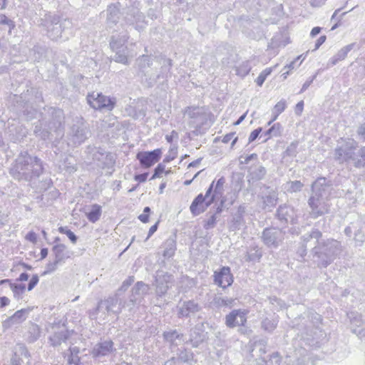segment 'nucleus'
Returning <instances> with one entry per match:
<instances>
[{"label": "nucleus", "mask_w": 365, "mask_h": 365, "mask_svg": "<svg viewBox=\"0 0 365 365\" xmlns=\"http://www.w3.org/2000/svg\"><path fill=\"white\" fill-rule=\"evenodd\" d=\"M43 172L42 161L28 152H21L10 169L11 176L18 180L30 181L38 178Z\"/></svg>", "instance_id": "obj_1"}, {"label": "nucleus", "mask_w": 365, "mask_h": 365, "mask_svg": "<svg viewBox=\"0 0 365 365\" xmlns=\"http://www.w3.org/2000/svg\"><path fill=\"white\" fill-rule=\"evenodd\" d=\"M38 25L46 36L52 41H57L63 36L68 39V34L71 33L72 22L69 19H63L59 16L51 13L46 14L41 18Z\"/></svg>", "instance_id": "obj_2"}, {"label": "nucleus", "mask_w": 365, "mask_h": 365, "mask_svg": "<svg viewBox=\"0 0 365 365\" xmlns=\"http://www.w3.org/2000/svg\"><path fill=\"white\" fill-rule=\"evenodd\" d=\"M341 242L328 239L326 241L319 242L313 249L314 257H317L316 262L319 267H327L329 265L341 252Z\"/></svg>", "instance_id": "obj_3"}, {"label": "nucleus", "mask_w": 365, "mask_h": 365, "mask_svg": "<svg viewBox=\"0 0 365 365\" xmlns=\"http://www.w3.org/2000/svg\"><path fill=\"white\" fill-rule=\"evenodd\" d=\"M213 181L207 188L205 195L200 193L192 202L190 210L193 216H197L203 213L208 207H210L215 201V195H211L214 187Z\"/></svg>", "instance_id": "obj_4"}, {"label": "nucleus", "mask_w": 365, "mask_h": 365, "mask_svg": "<svg viewBox=\"0 0 365 365\" xmlns=\"http://www.w3.org/2000/svg\"><path fill=\"white\" fill-rule=\"evenodd\" d=\"M127 307V300H124L117 293L104 300H101L92 315L98 314L102 309H105L108 314H119L123 308Z\"/></svg>", "instance_id": "obj_5"}, {"label": "nucleus", "mask_w": 365, "mask_h": 365, "mask_svg": "<svg viewBox=\"0 0 365 365\" xmlns=\"http://www.w3.org/2000/svg\"><path fill=\"white\" fill-rule=\"evenodd\" d=\"M87 103L95 110L111 111L116 105V98L103 95L102 93L93 92L86 96Z\"/></svg>", "instance_id": "obj_6"}, {"label": "nucleus", "mask_w": 365, "mask_h": 365, "mask_svg": "<svg viewBox=\"0 0 365 365\" xmlns=\"http://www.w3.org/2000/svg\"><path fill=\"white\" fill-rule=\"evenodd\" d=\"M358 148V143L354 139H347L334 150V159L339 163L351 164Z\"/></svg>", "instance_id": "obj_7"}, {"label": "nucleus", "mask_w": 365, "mask_h": 365, "mask_svg": "<svg viewBox=\"0 0 365 365\" xmlns=\"http://www.w3.org/2000/svg\"><path fill=\"white\" fill-rule=\"evenodd\" d=\"M284 237L285 232L282 229L270 227L263 230L260 239L267 247L277 249L282 244Z\"/></svg>", "instance_id": "obj_8"}, {"label": "nucleus", "mask_w": 365, "mask_h": 365, "mask_svg": "<svg viewBox=\"0 0 365 365\" xmlns=\"http://www.w3.org/2000/svg\"><path fill=\"white\" fill-rule=\"evenodd\" d=\"M69 132L70 140L73 146L83 143L87 138L89 129L82 117H76Z\"/></svg>", "instance_id": "obj_9"}, {"label": "nucleus", "mask_w": 365, "mask_h": 365, "mask_svg": "<svg viewBox=\"0 0 365 365\" xmlns=\"http://www.w3.org/2000/svg\"><path fill=\"white\" fill-rule=\"evenodd\" d=\"M312 194L319 197H324L329 200L331 197H340L344 194V191L335 192L333 187V183L326 178H318L312 185Z\"/></svg>", "instance_id": "obj_10"}, {"label": "nucleus", "mask_w": 365, "mask_h": 365, "mask_svg": "<svg viewBox=\"0 0 365 365\" xmlns=\"http://www.w3.org/2000/svg\"><path fill=\"white\" fill-rule=\"evenodd\" d=\"M132 2V9H129V12L127 13L124 17V21L126 25L133 26L135 29L138 31H143L147 23L145 21V16L138 9L140 2L137 0H129Z\"/></svg>", "instance_id": "obj_11"}, {"label": "nucleus", "mask_w": 365, "mask_h": 365, "mask_svg": "<svg viewBox=\"0 0 365 365\" xmlns=\"http://www.w3.org/2000/svg\"><path fill=\"white\" fill-rule=\"evenodd\" d=\"M185 113L193 120L192 123L195 125V129L192 133L195 135H198L200 133L202 126L207 120V113L203 108L200 107H187L185 109Z\"/></svg>", "instance_id": "obj_12"}, {"label": "nucleus", "mask_w": 365, "mask_h": 365, "mask_svg": "<svg viewBox=\"0 0 365 365\" xmlns=\"http://www.w3.org/2000/svg\"><path fill=\"white\" fill-rule=\"evenodd\" d=\"M328 200V199L319 197V196H316L312 193L308 200V205L311 208L310 215L312 218H317L329 212Z\"/></svg>", "instance_id": "obj_13"}, {"label": "nucleus", "mask_w": 365, "mask_h": 365, "mask_svg": "<svg viewBox=\"0 0 365 365\" xmlns=\"http://www.w3.org/2000/svg\"><path fill=\"white\" fill-rule=\"evenodd\" d=\"M118 4H110L106 9V28L108 29H113V31H120V27L125 30L123 24H118L120 19V8Z\"/></svg>", "instance_id": "obj_14"}, {"label": "nucleus", "mask_w": 365, "mask_h": 365, "mask_svg": "<svg viewBox=\"0 0 365 365\" xmlns=\"http://www.w3.org/2000/svg\"><path fill=\"white\" fill-rule=\"evenodd\" d=\"M162 156L160 148L152 151H140L136 155V159L139 161L141 167L149 168L158 163Z\"/></svg>", "instance_id": "obj_15"}, {"label": "nucleus", "mask_w": 365, "mask_h": 365, "mask_svg": "<svg viewBox=\"0 0 365 365\" xmlns=\"http://www.w3.org/2000/svg\"><path fill=\"white\" fill-rule=\"evenodd\" d=\"M148 290V286L143 282H138L132 289V294L127 300V307L131 311L136 304L141 303L145 294Z\"/></svg>", "instance_id": "obj_16"}, {"label": "nucleus", "mask_w": 365, "mask_h": 365, "mask_svg": "<svg viewBox=\"0 0 365 365\" xmlns=\"http://www.w3.org/2000/svg\"><path fill=\"white\" fill-rule=\"evenodd\" d=\"M276 217L284 225L297 222V215L294 208L290 205L284 204L280 205L276 212Z\"/></svg>", "instance_id": "obj_17"}, {"label": "nucleus", "mask_w": 365, "mask_h": 365, "mask_svg": "<svg viewBox=\"0 0 365 365\" xmlns=\"http://www.w3.org/2000/svg\"><path fill=\"white\" fill-rule=\"evenodd\" d=\"M214 282L217 286L225 289L233 283V276L229 267H222L214 272Z\"/></svg>", "instance_id": "obj_18"}, {"label": "nucleus", "mask_w": 365, "mask_h": 365, "mask_svg": "<svg viewBox=\"0 0 365 365\" xmlns=\"http://www.w3.org/2000/svg\"><path fill=\"white\" fill-rule=\"evenodd\" d=\"M173 277L172 274L163 271H158L155 277L156 294L161 297L164 295L172 283Z\"/></svg>", "instance_id": "obj_19"}, {"label": "nucleus", "mask_w": 365, "mask_h": 365, "mask_svg": "<svg viewBox=\"0 0 365 365\" xmlns=\"http://www.w3.org/2000/svg\"><path fill=\"white\" fill-rule=\"evenodd\" d=\"M247 312L242 309H234L225 317V324L229 328L244 326L247 322Z\"/></svg>", "instance_id": "obj_20"}, {"label": "nucleus", "mask_w": 365, "mask_h": 365, "mask_svg": "<svg viewBox=\"0 0 365 365\" xmlns=\"http://www.w3.org/2000/svg\"><path fill=\"white\" fill-rule=\"evenodd\" d=\"M73 331L68 330L66 326L58 327L55 329L53 334L48 338L49 342L53 346H60L62 343L66 342L72 335Z\"/></svg>", "instance_id": "obj_21"}, {"label": "nucleus", "mask_w": 365, "mask_h": 365, "mask_svg": "<svg viewBox=\"0 0 365 365\" xmlns=\"http://www.w3.org/2000/svg\"><path fill=\"white\" fill-rule=\"evenodd\" d=\"M202 307L193 299L184 301L178 307V315L180 318H187L201 311Z\"/></svg>", "instance_id": "obj_22"}, {"label": "nucleus", "mask_w": 365, "mask_h": 365, "mask_svg": "<svg viewBox=\"0 0 365 365\" xmlns=\"http://www.w3.org/2000/svg\"><path fill=\"white\" fill-rule=\"evenodd\" d=\"M120 35H113L110 42V46L113 51H127L125 43L128 38V33L127 30H123L120 33Z\"/></svg>", "instance_id": "obj_23"}, {"label": "nucleus", "mask_w": 365, "mask_h": 365, "mask_svg": "<svg viewBox=\"0 0 365 365\" xmlns=\"http://www.w3.org/2000/svg\"><path fill=\"white\" fill-rule=\"evenodd\" d=\"M113 350V342L110 340H108L96 344L92 350L91 354L93 357H100L108 355Z\"/></svg>", "instance_id": "obj_24"}, {"label": "nucleus", "mask_w": 365, "mask_h": 365, "mask_svg": "<svg viewBox=\"0 0 365 365\" xmlns=\"http://www.w3.org/2000/svg\"><path fill=\"white\" fill-rule=\"evenodd\" d=\"M356 43H352L342 47L338 52L332 56L327 63V66H333L337 64L339 61H343L346 58L349 51H351L354 46Z\"/></svg>", "instance_id": "obj_25"}, {"label": "nucleus", "mask_w": 365, "mask_h": 365, "mask_svg": "<svg viewBox=\"0 0 365 365\" xmlns=\"http://www.w3.org/2000/svg\"><path fill=\"white\" fill-rule=\"evenodd\" d=\"M52 252L54 259L61 264L64 263L66 259L71 257V252L64 244H56L52 247Z\"/></svg>", "instance_id": "obj_26"}, {"label": "nucleus", "mask_w": 365, "mask_h": 365, "mask_svg": "<svg viewBox=\"0 0 365 365\" xmlns=\"http://www.w3.org/2000/svg\"><path fill=\"white\" fill-rule=\"evenodd\" d=\"M248 173V181L254 182L262 180L267 173V170L262 165H256L251 167Z\"/></svg>", "instance_id": "obj_27"}, {"label": "nucleus", "mask_w": 365, "mask_h": 365, "mask_svg": "<svg viewBox=\"0 0 365 365\" xmlns=\"http://www.w3.org/2000/svg\"><path fill=\"white\" fill-rule=\"evenodd\" d=\"M28 310L21 309L16 311L12 316L4 322V327H11L15 324H20L26 320Z\"/></svg>", "instance_id": "obj_28"}, {"label": "nucleus", "mask_w": 365, "mask_h": 365, "mask_svg": "<svg viewBox=\"0 0 365 365\" xmlns=\"http://www.w3.org/2000/svg\"><path fill=\"white\" fill-rule=\"evenodd\" d=\"M350 319L351 329L354 333V330H360L365 325V318L357 312H350L348 314Z\"/></svg>", "instance_id": "obj_29"}, {"label": "nucleus", "mask_w": 365, "mask_h": 365, "mask_svg": "<svg viewBox=\"0 0 365 365\" xmlns=\"http://www.w3.org/2000/svg\"><path fill=\"white\" fill-rule=\"evenodd\" d=\"M8 284L14 293V298L19 299L26 290V285L12 282L11 279H6L0 281V284Z\"/></svg>", "instance_id": "obj_30"}, {"label": "nucleus", "mask_w": 365, "mask_h": 365, "mask_svg": "<svg viewBox=\"0 0 365 365\" xmlns=\"http://www.w3.org/2000/svg\"><path fill=\"white\" fill-rule=\"evenodd\" d=\"M278 201L277 193L272 190L262 197L263 209L270 211L274 207Z\"/></svg>", "instance_id": "obj_31"}, {"label": "nucleus", "mask_w": 365, "mask_h": 365, "mask_svg": "<svg viewBox=\"0 0 365 365\" xmlns=\"http://www.w3.org/2000/svg\"><path fill=\"white\" fill-rule=\"evenodd\" d=\"M16 28L15 21L4 14H0V29L7 31L9 35L12 34V31Z\"/></svg>", "instance_id": "obj_32"}, {"label": "nucleus", "mask_w": 365, "mask_h": 365, "mask_svg": "<svg viewBox=\"0 0 365 365\" xmlns=\"http://www.w3.org/2000/svg\"><path fill=\"white\" fill-rule=\"evenodd\" d=\"M52 115L55 116V118L52 122L48 124V128L50 130L58 131L62 125L63 120V111L60 109L53 110Z\"/></svg>", "instance_id": "obj_33"}, {"label": "nucleus", "mask_w": 365, "mask_h": 365, "mask_svg": "<svg viewBox=\"0 0 365 365\" xmlns=\"http://www.w3.org/2000/svg\"><path fill=\"white\" fill-rule=\"evenodd\" d=\"M102 214V207L98 204H93L91 207V210L86 213V215L92 223L96 222L101 217Z\"/></svg>", "instance_id": "obj_34"}, {"label": "nucleus", "mask_w": 365, "mask_h": 365, "mask_svg": "<svg viewBox=\"0 0 365 365\" xmlns=\"http://www.w3.org/2000/svg\"><path fill=\"white\" fill-rule=\"evenodd\" d=\"M164 249L163 256L165 258H170L175 255L176 250V242L173 238L168 239L163 245Z\"/></svg>", "instance_id": "obj_35"}, {"label": "nucleus", "mask_w": 365, "mask_h": 365, "mask_svg": "<svg viewBox=\"0 0 365 365\" xmlns=\"http://www.w3.org/2000/svg\"><path fill=\"white\" fill-rule=\"evenodd\" d=\"M163 336L164 339L171 344V346H178V341H182L183 335L179 334L176 330H172L165 331Z\"/></svg>", "instance_id": "obj_36"}, {"label": "nucleus", "mask_w": 365, "mask_h": 365, "mask_svg": "<svg viewBox=\"0 0 365 365\" xmlns=\"http://www.w3.org/2000/svg\"><path fill=\"white\" fill-rule=\"evenodd\" d=\"M351 165L357 168L365 167V146L356 152Z\"/></svg>", "instance_id": "obj_37"}, {"label": "nucleus", "mask_w": 365, "mask_h": 365, "mask_svg": "<svg viewBox=\"0 0 365 365\" xmlns=\"http://www.w3.org/2000/svg\"><path fill=\"white\" fill-rule=\"evenodd\" d=\"M282 133V126L279 123H274L271 128H269L267 130H266L262 135L266 138L264 139V142H266L268 139L273 137L280 136Z\"/></svg>", "instance_id": "obj_38"}, {"label": "nucleus", "mask_w": 365, "mask_h": 365, "mask_svg": "<svg viewBox=\"0 0 365 365\" xmlns=\"http://www.w3.org/2000/svg\"><path fill=\"white\" fill-rule=\"evenodd\" d=\"M62 166L68 173H73L77 170L76 163L72 156L66 157L63 162Z\"/></svg>", "instance_id": "obj_39"}, {"label": "nucleus", "mask_w": 365, "mask_h": 365, "mask_svg": "<svg viewBox=\"0 0 365 365\" xmlns=\"http://www.w3.org/2000/svg\"><path fill=\"white\" fill-rule=\"evenodd\" d=\"M303 187L304 184L300 180L288 181L284 184V189L289 193L299 192Z\"/></svg>", "instance_id": "obj_40"}, {"label": "nucleus", "mask_w": 365, "mask_h": 365, "mask_svg": "<svg viewBox=\"0 0 365 365\" xmlns=\"http://www.w3.org/2000/svg\"><path fill=\"white\" fill-rule=\"evenodd\" d=\"M172 60L170 58L164 59L163 65L161 67L160 73L157 76L158 79L162 78L164 80H167L169 76L170 68L172 67Z\"/></svg>", "instance_id": "obj_41"}, {"label": "nucleus", "mask_w": 365, "mask_h": 365, "mask_svg": "<svg viewBox=\"0 0 365 365\" xmlns=\"http://www.w3.org/2000/svg\"><path fill=\"white\" fill-rule=\"evenodd\" d=\"M234 300L231 298H223L221 297H215L212 300V304L216 308H222L224 307H232Z\"/></svg>", "instance_id": "obj_42"}, {"label": "nucleus", "mask_w": 365, "mask_h": 365, "mask_svg": "<svg viewBox=\"0 0 365 365\" xmlns=\"http://www.w3.org/2000/svg\"><path fill=\"white\" fill-rule=\"evenodd\" d=\"M322 234L319 230H318L317 229H313L310 233H307L302 237V240L303 241L302 244H304L307 245V243L310 240L315 239L316 242L318 245L319 242V240L322 237Z\"/></svg>", "instance_id": "obj_43"}, {"label": "nucleus", "mask_w": 365, "mask_h": 365, "mask_svg": "<svg viewBox=\"0 0 365 365\" xmlns=\"http://www.w3.org/2000/svg\"><path fill=\"white\" fill-rule=\"evenodd\" d=\"M277 324L278 320L275 319H270L269 318H265L262 322V328L268 332H272L276 329Z\"/></svg>", "instance_id": "obj_44"}, {"label": "nucleus", "mask_w": 365, "mask_h": 365, "mask_svg": "<svg viewBox=\"0 0 365 365\" xmlns=\"http://www.w3.org/2000/svg\"><path fill=\"white\" fill-rule=\"evenodd\" d=\"M262 256L261 250L254 249L247 252L245 256V260L247 262H259Z\"/></svg>", "instance_id": "obj_45"}, {"label": "nucleus", "mask_w": 365, "mask_h": 365, "mask_svg": "<svg viewBox=\"0 0 365 365\" xmlns=\"http://www.w3.org/2000/svg\"><path fill=\"white\" fill-rule=\"evenodd\" d=\"M354 236V240L356 246H361L365 242V235L363 232L361 227V224L359 227L355 230Z\"/></svg>", "instance_id": "obj_46"}, {"label": "nucleus", "mask_w": 365, "mask_h": 365, "mask_svg": "<svg viewBox=\"0 0 365 365\" xmlns=\"http://www.w3.org/2000/svg\"><path fill=\"white\" fill-rule=\"evenodd\" d=\"M58 230L61 234H65L73 244H76L78 240V237L68 228V227H59Z\"/></svg>", "instance_id": "obj_47"}, {"label": "nucleus", "mask_w": 365, "mask_h": 365, "mask_svg": "<svg viewBox=\"0 0 365 365\" xmlns=\"http://www.w3.org/2000/svg\"><path fill=\"white\" fill-rule=\"evenodd\" d=\"M225 182V180L224 177H221L220 179H218L216 183L214 182V187L212 188L211 195H215V198L217 197V195L222 194L223 185Z\"/></svg>", "instance_id": "obj_48"}, {"label": "nucleus", "mask_w": 365, "mask_h": 365, "mask_svg": "<svg viewBox=\"0 0 365 365\" xmlns=\"http://www.w3.org/2000/svg\"><path fill=\"white\" fill-rule=\"evenodd\" d=\"M115 53L113 56V60L118 63L127 64L128 63V58H127V51H113Z\"/></svg>", "instance_id": "obj_49"}, {"label": "nucleus", "mask_w": 365, "mask_h": 365, "mask_svg": "<svg viewBox=\"0 0 365 365\" xmlns=\"http://www.w3.org/2000/svg\"><path fill=\"white\" fill-rule=\"evenodd\" d=\"M272 73L271 68H267L264 71H262L258 77L256 78L255 82L257 86H262L266 80L267 77Z\"/></svg>", "instance_id": "obj_50"}, {"label": "nucleus", "mask_w": 365, "mask_h": 365, "mask_svg": "<svg viewBox=\"0 0 365 365\" xmlns=\"http://www.w3.org/2000/svg\"><path fill=\"white\" fill-rule=\"evenodd\" d=\"M217 216H216V214H212L211 215V216L204 220V224H203V227L204 229L205 230H210V229H212L213 227H215V226L216 225V223H217Z\"/></svg>", "instance_id": "obj_51"}, {"label": "nucleus", "mask_w": 365, "mask_h": 365, "mask_svg": "<svg viewBox=\"0 0 365 365\" xmlns=\"http://www.w3.org/2000/svg\"><path fill=\"white\" fill-rule=\"evenodd\" d=\"M138 66L140 68H145L146 67H150L152 64L151 58L150 56L147 55H143L137 60Z\"/></svg>", "instance_id": "obj_52"}, {"label": "nucleus", "mask_w": 365, "mask_h": 365, "mask_svg": "<svg viewBox=\"0 0 365 365\" xmlns=\"http://www.w3.org/2000/svg\"><path fill=\"white\" fill-rule=\"evenodd\" d=\"M133 282L134 277H129L123 282L121 287L118 289L116 293L118 295L121 296L122 293L126 291L128 289V287L133 283Z\"/></svg>", "instance_id": "obj_53"}, {"label": "nucleus", "mask_w": 365, "mask_h": 365, "mask_svg": "<svg viewBox=\"0 0 365 365\" xmlns=\"http://www.w3.org/2000/svg\"><path fill=\"white\" fill-rule=\"evenodd\" d=\"M287 108V102L282 99L274 107L272 113H276V115L281 114Z\"/></svg>", "instance_id": "obj_54"}, {"label": "nucleus", "mask_w": 365, "mask_h": 365, "mask_svg": "<svg viewBox=\"0 0 365 365\" xmlns=\"http://www.w3.org/2000/svg\"><path fill=\"white\" fill-rule=\"evenodd\" d=\"M361 224L360 222H352L351 224V225L349 226H347L345 229H344V234L349 237H351V235H352V233L355 232V230H356V229L359 227V225Z\"/></svg>", "instance_id": "obj_55"}, {"label": "nucleus", "mask_w": 365, "mask_h": 365, "mask_svg": "<svg viewBox=\"0 0 365 365\" xmlns=\"http://www.w3.org/2000/svg\"><path fill=\"white\" fill-rule=\"evenodd\" d=\"M58 264H61V263L57 262L55 259L53 262H49L46 266V270L43 272V274L53 272L57 269Z\"/></svg>", "instance_id": "obj_56"}, {"label": "nucleus", "mask_w": 365, "mask_h": 365, "mask_svg": "<svg viewBox=\"0 0 365 365\" xmlns=\"http://www.w3.org/2000/svg\"><path fill=\"white\" fill-rule=\"evenodd\" d=\"M165 166L163 163H159L157 167L154 169V173L151 177L150 180H154L158 178H160L161 175L165 172Z\"/></svg>", "instance_id": "obj_57"}, {"label": "nucleus", "mask_w": 365, "mask_h": 365, "mask_svg": "<svg viewBox=\"0 0 365 365\" xmlns=\"http://www.w3.org/2000/svg\"><path fill=\"white\" fill-rule=\"evenodd\" d=\"M298 146V142L294 141L291 143V144L287 148L286 150L284 151V153L287 156H294L296 155L297 153V148Z\"/></svg>", "instance_id": "obj_58"}, {"label": "nucleus", "mask_w": 365, "mask_h": 365, "mask_svg": "<svg viewBox=\"0 0 365 365\" xmlns=\"http://www.w3.org/2000/svg\"><path fill=\"white\" fill-rule=\"evenodd\" d=\"M309 318L313 323L314 326L317 327L322 322V316L317 312H309Z\"/></svg>", "instance_id": "obj_59"}, {"label": "nucleus", "mask_w": 365, "mask_h": 365, "mask_svg": "<svg viewBox=\"0 0 365 365\" xmlns=\"http://www.w3.org/2000/svg\"><path fill=\"white\" fill-rule=\"evenodd\" d=\"M235 133H230L227 135H225L222 141L224 143H229L231 140H232V143H231V147L232 148L234 146V145L236 143V142L237 141V137H235L234 138Z\"/></svg>", "instance_id": "obj_60"}, {"label": "nucleus", "mask_w": 365, "mask_h": 365, "mask_svg": "<svg viewBox=\"0 0 365 365\" xmlns=\"http://www.w3.org/2000/svg\"><path fill=\"white\" fill-rule=\"evenodd\" d=\"M243 217L242 215H238L233 217V225L235 229L239 230L242 225Z\"/></svg>", "instance_id": "obj_61"}, {"label": "nucleus", "mask_w": 365, "mask_h": 365, "mask_svg": "<svg viewBox=\"0 0 365 365\" xmlns=\"http://www.w3.org/2000/svg\"><path fill=\"white\" fill-rule=\"evenodd\" d=\"M39 281V277L37 274H34L31 278L29 284H28V290H32L38 284Z\"/></svg>", "instance_id": "obj_62"}, {"label": "nucleus", "mask_w": 365, "mask_h": 365, "mask_svg": "<svg viewBox=\"0 0 365 365\" xmlns=\"http://www.w3.org/2000/svg\"><path fill=\"white\" fill-rule=\"evenodd\" d=\"M262 128H257V129L252 131L249 136V143H252L255 141L258 137L260 133L262 132Z\"/></svg>", "instance_id": "obj_63"}, {"label": "nucleus", "mask_w": 365, "mask_h": 365, "mask_svg": "<svg viewBox=\"0 0 365 365\" xmlns=\"http://www.w3.org/2000/svg\"><path fill=\"white\" fill-rule=\"evenodd\" d=\"M356 133L360 140H365V122L359 126Z\"/></svg>", "instance_id": "obj_64"}]
</instances>
